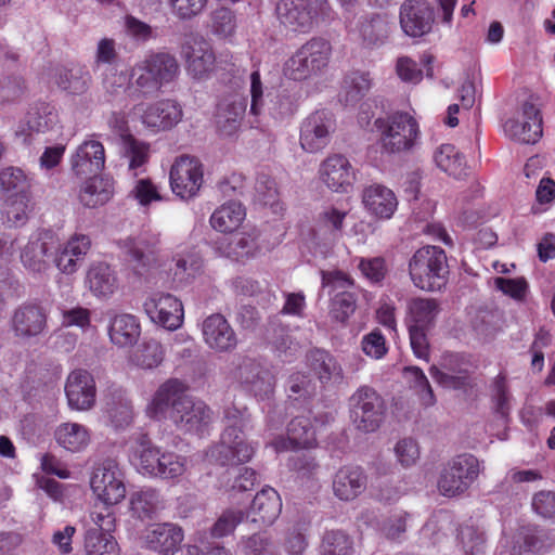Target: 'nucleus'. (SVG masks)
Wrapping results in <instances>:
<instances>
[{"label": "nucleus", "mask_w": 555, "mask_h": 555, "mask_svg": "<svg viewBox=\"0 0 555 555\" xmlns=\"http://www.w3.org/2000/svg\"><path fill=\"white\" fill-rule=\"evenodd\" d=\"M351 418L354 426L364 433L375 431L384 415L382 397L370 387H361L351 397Z\"/></svg>", "instance_id": "17"}, {"label": "nucleus", "mask_w": 555, "mask_h": 555, "mask_svg": "<svg viewBox=\"0 0 555 555\" xmlns=\"http://www.w3.org/2000/svg\"><path fill=\"white\" fill-rule=\"evenodd\" d=\"M181 56L188 74L193 79H208L215 70V52L211 44L202 36L189 37L181 47Z\"/></svg>", "instance_id": "19"}, {"label": "nucleus", "mask_w": 555, "mask_h": 555, "mask_svg": "<svg viewBox=\"0 0 555 555\" xmlns=\"http://www.w3.org/2000/svg\"><path fill=\"white\" fill-rule=\"evenodd\" d=\"M64 391L68 408L73 411H89L95 404V380L92 374L86 370L72 371L66 378Z\"/></svg>", "instance_id": "21"}, {"label": "nucleus", "mask_w": 555, "mask_h": 555, "mask_svg": "<svg viewBox=\"0 0 555 555\" xmlns=\"http://www.w3.org/2000/svg\"><path fill=\"white\" fill-rule=\"evenodd\" d=\"M57 122V113L49 105H41L27 115L26 126L31 132H46Z\"/></svg>", "instance_id": "62"}, {"label": "nucleus", "mask_w": 555, "mask_h": 555, "mask_svg": "<svg viewBox=\"0 0 555 555\" xmlns=\"http://www.w3.org/2000/svg\"><path fill=\"white\" fill-rule=\"evenodd\" d=\"M362 203L371 216L383 220L390 219L398 208V199L393 191L377 183L363 190Z\"/></svg>", "instance_id": "32"}, {"label": "nucleus", "mask_w": 555, "mask_h": 555, "mask_svg": "<svg viewBox=\"0 0 555 555\" xmlns=\"http://www.w3.org/2000/svg\"><path fill=\"white\" fill-rule=\"evenodd\" d=\"M321 286L330 298L328 313L336 322L345 323L356 311L354 280L340 270H321Z\"/></svg>", "instance_id": "7"}, {"label": "nucleus", "mask_w": 555, "mask_h": 555, "mask_svg": "<svg viewBox=\"0 0 555 555\" xmlns=\"http://www.w3.org/2000/svg\"><path fill=\"white\" fill-rule=\"evenodd\" d=\"M46 323L43 310L35 305L21 307L15 311L12 320L14 333L21 338L38 336L43 332Z\"/></svg>", "instance_id": "41"}, {"label": "nucleus", "mask_w": 555, "mask_h": 555, "mask_svg": "<svg viewBox=\"0 0 555 555\" xmlns=\"http://www.w3.org/2000/svg\"><path fill=\"white\" fill-rule=\"evenodd\" d=\"M457 539L464 555H483L486 548L485 533L474 525H463Z\"/></svg>", "instance_id": "58"}, {"label": "nucleus", "mask_w": 555, "mask_h": 555, "mask_svg": "<svg viewBox=\"0 0 555 555\" xmlns=\"http://www.w3.org/2000/svg\"><path fill=\"white\" fill-rule=\"evenodd\" d=\"M375 127L380 133L382 151L389 155L411 150L420 137L417 121L403 112H397L386 118H377Z\"/></svg>", "instance_id": "8"}, {"label": "nucleus", "mask_w": 555, "mask_h": 555, "mask_svg": "<svg viewBox=\"0 0 555 555\" xmlns=\"http://www.w3.org/2000/svg\"><path fill=\"white\" fill-rule=\"evenodd\" d=\"M129 116L132 120H139L144 129L155 134L177 126L182 120L183 111L177 101L162 99L135 104Z\"/></svg>", "instance_id": "11"}, {"label": "nucleus", "mask_w": 555, "mask_h": 555, "mask_svg": "<svg viewBox=\"0 0 555 555\" xmlns=\"http://www.w3.org/2000/svg\"><path fill=\"white\" fill-rule=\"evenodd\" d=\"M503 130L514 141L534 144L543 133L540 109L530 102L524 103L515 116L504 122Z\"/></svg>", "instance_id": "20"}, {"label": "nucleus", "mask_w": 555, "mask_h": 555, "mask_svg": "<svg viewBox=\"0 0 555 555\" xmlns=\"http://www.w3.org/2000/svg\"><path fill=\"white\" fill-rule=\"evenodd\" d=\"M331 57V42L321 37H313L284 61L282 74L286 79L296 82L312 80L327 70Z\"/></svg>", "instance_id": "4"}, {"label": "nucleus", "mask_w": 555, "mask_h": 555, "mask_svg": "<svg viewBox=\"0 0 555 555\" xmlns=\"http://www.w3.org/2000/svg\"><path fill=\"white\" fill-rule=\"evenodd\" d=\"M85 555H119L120 548L111 533L88 529L83 540Z\"/></svg>", "instance_id": "54"}, {"label": "nucleus", "mask_w": 555, "mask_h": 555, "mask_svg": "<svg viewBox=\"0 0 555 555\" xmlns=\"http://www.w3.org/2000/svg\"><path fill=\"white\" fill-rule=\"evenodd\" d=\"M358 31L364 46L375 48L385 43L390 33V26L385 17L374 15L361 21Z\"/></svg>", "instance_id": "51"}, {"label": "nucleus", "mask_w": 555, "mask_h": 555, "mask_svg": "<svg viewBox=\"0 0 555 555\" xmlns=\"http://www.w3.org/2000/svg\"><path fill=\"white\" fill-rule=\"evenodd\" d=\"M121 146L122 156L128 162V170L133 176L144 172L145 165L150 159V144L135 139L133 135H126Z\"/></svg>", "instance_id": "50"}, {"label": "nucleus", "mask_w": 555, "mask_h": 555, "mask_svg": "<svg viewBox=\"0 0 555 555\" xmlns=\"http://www.w3.org/2000/svg\"><path fill=\"white\" fill-rule=\"evenodd\" d=\"M55 443L69 453H81L92 441L91 429L77 422L66 421L57 424L53 430Z\"/></svg>", "instance_id": "33"}, {"label": "nucleus", "mask_w": 555, "mask_h": 555, "mask_svg": "<svg viewBox=\"0 0 555 555\" xmlns=\"http://www.w3.org/2000/svg\"><path fill=\"white\" fill-rule=\"evenodd\" d=\"M86 285L96 298L107 299L118 289V279L111 266L95 262L87 271Z\"/></svg>", "instance_id": "39"}, {"label": "nucleus", "mask_w": 555, "mask_h": 555, "mask_svg": "<svg viewBox=\"0 0 555 555\" xmlns=\"http://www.w3.org/2000/svg\"><path fill=\"white\" fill-rule=\"evenodd\" d=\"M244 517L245 514L242 509L228 508L223 511L210 528V535L220 539L232 534Z\"/></svg>", "instance_id": "61"}, {"label": "nucleus", "mask_w": 555, "mask_h": 555, "mask_svg": "<svg viewBox=\"0 0 555 555\" xmlns=\"http://www.w3.org/2000/svg\"><path fill=\"white\" fill-rule=\"evenodd\" d=\"M439 313V305L431 298H413L408 302L409 327L430 328Z\"/></svg>", "instance_id": "47"}, {"label": "nucleus", "mask_w": 555, "mask_h": 555, "mask_svg": "<svg viewBox=\"0 0 555 555\" xmlns=\"http://www.w3.org/2000/svg\"><path fill=\"white\" fill-rule=\"evenodd\" d=\"M91 247L88 235L74 234L56 250L54 257L55 267L64 274H74Z\"/></svg>", "instance_id": "31"}, {"label": "nucleus", "mask_w": 555, "mask_h": 555, "mask_svg": "<svg viewBox=\"0 0 555 555\" xmlns=\"http://www.w3.org/2000/svg\"><path fill=\"white\" fill-rule=\"evenodd\" d=\"M372 79L369 73L351 72L344 78L339 100L347 106L357 105L370 91Z\"/></svg>", "instance_id": "46"}, {"label": "nucleus", "mask_w": 555, "mask_h": 555, "mask_svg": "<svg viewBox=\"0 0 555 555\" xmlns=\"http://www.w3.org/2000/svg\"><path fill=\"white\" fill-rule=\"evenodd\" d=\"M441 369L433 365L431 377L446 388L464 389L470 385L468 363L456 353H446L441 359Z\"/></svg>", "instance_id": "28"}, {"label": "nucleus", "mask_w": 555, "mask_h": 555, "mask_svg": "<svg viewBox=\"0 0 555 555\" xmlns=\"http://www.w3.org/2000/svg\"><path fill=\"white\" fill-rule=\"evenodd\" d=\"M404 378L408 380L410 386L415 389L420 396V400L423 405L430 406L436 402L433 389L429 385L427 377L424 372L416 366H409L404 369Z\"/></svg>", "instance_id": "59"}, {"label": "nucleus", "mask_w": 555, "mask_h": 555, "mask_svg": "<svg viewBox=\"0 0 555 555\" xmlns=\"http://www.w3.org/2000/svg\"><path fill=\"white\" fill-rule=\"evenodd\" d=\"M180 74L177 57L165 51H150L131 68L135 88L145 96L154 95L173 82Z\"/></svg>", "instance_id": "5"}, {"label": "nucleus", "mask_w": 555, "mask_h": 555, "mask_svg": "<svg viewBox=\"0 0 555 555\" xmlns=\"http://www.w3.org/2000/svg\"><path fill=\"white\" fill-rule=\"evenodd\" d=\"M57 237L51 230L34 232L21 253V260L25 268L33 272H42L48 269L49 254L56 248Z\"/></svg>", "instance_id": "24"}, {"label": "nucleus", "mask_w": 555, "mask_h": 555, "mask_svg": "<svg viewBox=\"0 0 555 555\" xmlns=\"http://www.w3.org/2000/svg\"><path fill=\"white\" fill-rule=\"evenodd\" d=\"M327 9L326 0H279L275 14L286 30L307 34L326 14Z\"/></svg>", "instance_id": "9"}, {"label": "nucleus", "mask_w": 555, "mask_h": 555, "mask_svg": "<svg viewBox=\"0 0 555 555\" xmlns=\"http://www.w3.org/2000/svg\"><path fill=\"white\" fill-rule=\"evenodd\" d=\"M128 460L143 477L179 480L188 472V457L156 446L147 436L134 438L128 449Z\"/></svg>", "instance_id": "1"}, {"label": "nucleus", "mask_w": 555, "mask_h": 555, "mask_svg": "<svg viewBox=\"0 0 555 555\" xmlns=\"http://www.w3.org/2000/svg\"><path fill=\"white\" fill-rule=\"evenodd\" d=\"M31 179L17 167H7L0 171V190L5 196L30 195Z\"/></svg>", "instance_id": "53"}, {"label": "nucleus", "mask_w": 555, "mask_h": 555, "mask_svg": "<svg viewBox=\"0 0 555 555\" xmlns=\"http://www.w3.org/2000/svg\"><path fill=\"white\" fill-rule=\"evenodd\" d=\"M184 539L183 530L170 522L152 525L145 529L142 535V543L145 547L165 555L169 551L182 543Z\"/></svg>", "instance_id": "35"}, {"label": "nucleus", "mask_w": 555, "mask_h": 555, "mask_svg": "<svg viewBox=\"0 0 555 555\" xmlns=\"http://www.w3.org/2000/svg\"><path fill=\"white\" fill-rule=\"evenodd\" d=\"M215 250L221 257L243 261L256 257L260 248L256 235L242 233L234 237H223L216 241Z\"/></svg>", "instance_id": "38"}, {"label": "nucleus", "mask_w": 555, "mask_h": 555, "mask_svg": "<svg viewBox=\"0 0 555 555\" xmlns=\"http://www.w3.org/2000/svg\"><path fill=\"white\" fill-rule=\"evenodd\" d=\"M408 270L415 287L430 292L439 289L448 274L446 253L437 246L421 247L410 258Z\"/></svg>", "instance_id": "6"}, {"label": "nucleus", "mask_w": 555, "mask_h": 555, "mask_svg": "<svg viewBox=\"0 0 555 555\" xmlns=\"http://www.w3.org/2000/svg\"><path fill=\"white\" fill-rule=\"evenodd\" d=\"M34 209L30 195L5 196L1 208L2 223L9 228H18L27 223Z\"/></svg>", "instance_id": "43"}, {"label": "nucleus", "mask_w": 555, "mask_h": 555, "mask_svg": "<svg viewBox=\"0 0 555 555\" xmlns=\"http://www.w3.org/2000/svg\"><path fill=\"white\" fill-rule=\"evenodd\" d=\"M433 10L425 0H408L401 5L400 25L411 37L423 36L431 29Z\"/></svg>", "instance_id": "29"}, {"label": "nucleus", "mask_w": 555, "mask_h": 555, "mask_svg": "<svg viewBox=\"0 0 555 555\" xmlns=\"http://www.w3.org/2000/svg\"><path fill=\"white\" fill-rule=\"evenodd\" d=\"M281 511L282 501L279 493L268 487L255 495L246 517L255 524L270 526L280 516Z\"/></svg>", "instance_id": "36"}, {"label": "nucleus", "mask_w": 555, "mask_h": 555, "mask_svg": "<svg viewBox=\"0 0 555 555\" xmlns=\"http://www.w3.org/2000/svg\"><path fill=\"white\" fill-rule=\"evenodd\" d=\"M130 512L139 519H151L163 507L159 492L152 487L134 490L129 496Z\"/></svg>", "instance_id": "44"}, {"label": "nucleus", "mask_w": 555, "mask_h": 555, "mask_svg": "<svg viewBox=\"0 0 555 555\" xmlns=\"http://www.w3.org/2000/svg\"><path fill=\"white\" fill-rule=\"evenodd\" d=\"M203 182V165L198 158L181 155L175 159L169 171V184L175 195L181 199L194 198Z\"/></svg>", "instance_id": "13"}, {"label": "nucleus", "mask_w": 555, "mask_h": 555, "mask_svg": "<svg viewBox=\"0 0 555 555\" xmlns=\"http://www.w3.org/2000/svg\"><path fill=\"white\" fill-rule=\"evenodd\" d=\"M54 81L59 88L70 94H82L89 89L91 76L81 66L62 67L56 69Z\"/></svg>", "instance_id": "49"}, {"label": "nucleus", "mask_w": 555, "mask_h": 555, "mask_svg": "<svg viewBox=\"0 0 555 555\" xmlns=\"http://www.w3.org/2000/svg\"><path fill=\"white\" fill-rule=\"evenodd\" d=\"M223 420L225 428L220 441L206 451V460L220 465L248 462L255 453V448L243 436V428L249 421L247 409L235 404L228 405Z\"/></svg>", "instance_id": "3"}, {"label": "nucleus", "mask_w": 555, "mask_h": 555, "mask_svg": "<svg viewBox=\"0 0 555 555\" xmlns=\"http://www.w3.org/2000/svg\"><path fill=\"white\" fill-rule=\"evenodd\" d=\"M171 420L182 431L203 434L212 421V412L204 401L188 396L177 405Z\"/></svg>", "instance_id": "22"}, {"label": "nucleus", "mask_w": 555, "mask_h": 555, "mask_svg": "<svg viewBox=\"0 0 555 555\" xmlns=\"http://www.w3.org/2000/svg\"><path fill=\"white\" fill-rule=\"evenodd\" d=\"M230 378L258 399H268L274 391L275 377L259 362L244 358L231 371Z\"/></svg>", "instance_id": "12"}, {"label": "nucleus", "mask_w": 555, "mask_h": 555, "mask_svg": "<svg viewBox=\"0 0 555 555\" xmlns=\"http://www.w3.org/2000/svg\"><path fill=\"white\" fill-rule=\"evenodd\" d=\"M114 195V180L109 177L93 176L79 190V202L87 208L105 205Z\"/></svg>", "instance_id": "42"}, {"label": "nucleus", "mask_w": 555, "mask_h": 555, "mask_svg": "<svg viewBox=\"0 0 555 555\" xmlns=\"http://www.w3.org/2000/svg\"><path fill=\"white\" fill-rule=\"evenodd\" d=\"M121 256L138 275H143L155 260L159 235L142 232L138 236H127L116 242Z\"/></svg>", "instance_id": "14"}, {"label": "nucleus", "mask_w": 555, "mask_h": 555, "mask_svg": "<svg viewBox=\"0 0 555 555\" xmlns=\"http://www.w3.org/2000/svg\"><path fill=\"white\" fill-rule=\"evenodd\" d=\"M91 489L104 505H115L124 500L126 486L117 463L106 460L93 472L90 480Z\"/></svg>", "instance_id": "16"}, {"label": "nucleus", "mask_w": 555, "mask_h": 555, "mask_svg": "<svg viewBox=\"0 0 555 555\" xmlns=\"http://www.w3.org/2000/svg\"><path fill=\"white\" fill-rule=\"evenodd\" d=\"M72 170L77 177L98 176L105 165V151L98 140H86L70 157Z\"/></svg>", "instance_id": "30"}, {"label": "nucleus", "mask_w": 555, "mask_h": 555, "mask_svg": "<svg viewBox=\"0 0 555 555\" xmlns=\"http://www.w3.org/2000/svg\"><path fill=\"white\" fill-rule=\"evenodd\" d=\"M336 130V120L328 111H315L300 125L299 143L304 151L318 153L331 142Z\"/></svg>", "instance_id": "15"}, {"label": "nucleus", "mask_w": 555, "mask_h": 555, "mask_svg": "<svg viewBox=\"0 0 555 555\" xmlns=\"http://www.w3.org/2000/svg\"><path fill=\"white\" fill-rule=\"evenodd\" d=\"M317 442V428L306 416L295 417L287 427V438L279 437L271 442L276 452L293 448H311Z\"/></svg>", "instance_id": "34"}, {"label": "nucleus", "mask_w": 555, "mask_h": 555, "mask_svg": "<svg viewBox=\"0 0 555 555\" xmlns=\"http://www.w3.org/2000/svg\"><path fill=\"white\" fill-rule=\"evenodd\" d=\"M249 95L248 122L251 128L266 131L295 112L292 96L285 92L272 93L259 69L249 75Z\"/></svg>", "instance_id": "2"}, {"label": "nucleus", "mask_w": 555, "mask_h": 555, "mask_svg": "<svg viewBox=\"0 0 555 555\" xmlns=\"http://www.w3.org/2000/svg\"><path fill=\"white\" fill-rule=\"evenodd\" d=\"M141 335L139 319L130 313H117L109 319L108 336L113 345L129 347L134 345Z\"/></svg>", "instance_id": "40"}, {"label": "nucleus", "mask_w": 555, "mask_h": 555, "mask_svg": "<svg viewBox=\"0 0 555 555\" xmlns=\"http://www.w3.org/2000/svg\"><path fill=\"white\" fill-rule=\"evenodd\" d=\"M367 478L360 466H344L333 479L334 494L341 501H352L366 489Z\"/></svg>", "instance_id": "37"}, {"label": "nucleus", "mask_w": 555, "mask_h": 555, "mask_svg": "<svg viewBox=\"0 0 555 555\" xmlns=\"http://www.w3.org/2000/svg\"><path fill=\"white\" fill-rule=\"evenodd\" d=\"M353 541L343 530H330L323 534L320 545L321 555H353Z\"/></svg>", "instance_id": "57"}, {"label": "nucleus", "mask_w": 555, "mask_h": 555, "mask_svg": "<svg viewBox=\"0 0 555 555\" xmlns=\"http://www.w3.org/2000/svg\"><path fill=\"white\" fill-rule=\"evenodd\" d=\"M203 268V257L195 246H185L178 249L172 256V266L168 276L176 288L191 283Z\"/></svg>", "instance_id": "27"}, {"label": "nucleus", "mask_w": 555, "mask_h": 555, "mask_svg": "<svg viewBox=\"0 0 555 555\" xmlns=\"http://www.w3.org/2000/svg\"><path fill=\"white\" fill-rule=\"evenodd\" d=\"M542 547L541 540L533 531L522 530L516 538L511 555H540Z\"/></svg>", "instance_id": "64"}, {"label": "nucleus", "mask_w": 555, "mask_h": 555, "mask_svg": "<svg viewBox=\"0 0 555 555\" xmlns=\"http://www.w3.org/2000/svg\"><path fill=\"white\" fill-rule=\"evenodd\" d=\"M188 385L177 378H170L163 383L145 408V413L150 418H164L169 411L170 416L175 415L177 405L188 398Z\"/></svg>", "instance_id": "23"}, {"label": "nucleus", "mask_w": 555, "mask_h": 555, "mask_svg": "<svg viewBox=\"0 0 555 555\" xmlns=\"http://www.w3.org/2000/svg\"><path fill=\"white\" fill-rule=\"evenodd\" d=\"M311 370L322 383L339 380L343 377V369L335 358L325 350H313L308 356Z\"/></svg>", "instance_id": "52"}, {"label": "nucleus", "mask_w": 555, "mask_h": 555, "mask_svg": "<svg viewBox=\"0 0 555 555\" xmlns=\"http://www.w3.org/2000/svg\"><path fill=\"white\" fill-rule=\"evenodd\" d=\"M436 165L454 178L465 175L466 165L464 156L452 144H442L435 152Z\"/></svg>", "instance_id": "55"}, {"label": "nucleus", "mask_w": 555, "mask_h": 555, "mask_svg": "<svg viewBox=\"0 0 555 555\" xmlns=\"http://www.w3.org/2000/svg\"><path fill=\"white\" fill-rule=\"evenodd\" d=\"M319 176L330 190L340 193L349 192L356 181L351 163L340 154L327 156L320 165Z\"/></svg>", "instance_id": "25"}, {"label": "nucleus", "mask_w": 555, "mask_h": 555, "mask_svg": "<svg viewBox=\"0 0 555 555\" xmlns=\"http://www.w3.org/2000/svg\"><path fill=\"white\" fill-rule=\"evenodd\" d=\"M244 207L237 202H228L217 208L210 216V225L221 232L228 233L235 231L245 219Z\"/></svg>", "instance_id": "48"}, {"label": "nucleus", "mask_w": 555, "mask_h": 555, "mask_svg": "<svg viewBox=\"0 0 555 555\" xmlns=\"http://www.w3.org/2000/svg\"><path fill=\"white\" fill-rule=\"evenodd\" d=\"M164 348L162 344L155 339L147 340L139 346L130 357L133 365L152 370L157 367L164 360Z\"/></svg>", "instance_id": "56"}, {"label": "nucleus", "mask_w": 555, "mask_h": 555, "mask_svg": "<svg viewBox=\"0 0 555 555\" xmlns=\"http://www.w3.org/2000/svg\"><path fill=\"white\" fill-rule=\"evenodd\" d=\"M143 308L151 321L168 331H176L184 320L181 300L164 292H154L147 296Z\"/></svg>", "instance_id": "18"}, {"label": "nucleus", "mask_w": 555, "mask_h": 555, "mask_svg": "<svg viewBox=\"0 0 555 555\" xmlns=\"http://www.w3.org/2000/svg\"><path fill=\"white\" fill-rule=\"evenodd\" d=\"M203 340L215 352H231L237 346V336L228 320L220 313H212L201 324Z\"/></svg>", "instance_id": "26"}, {"label": "nucleus", "mask_w": 555, "mask_h": 555, "mask_svg": "<svg viewBox=\"0 0 555 555\" xmlns=\"http://www.w3.org/2000/svg\"><path fill=\"white\" fill-rule=\"evenodd\" d=\"M240 555H272L273 544L266 533L242 537L236 545Z\"/></svg>", "instance_id": "60"}, {"label": "nucleus", "mask_w": 555, "mask_h": 555, "mask_svg": "<svg viewBox=\"0 0 555 555\" xmlns=\"http://www.w3.org/2000/svg\"><path fill=\"white\" fill-rule=\"evenodd\" d=\"M246 112V103L243 99L222 101L217 108L216 122L219 131L224 135H232L241 125Z\"/></svg>", "instance_id": "45"}, {"label": "nucleus", "mask_w": 555, "mask_h": 555, "mask_svg": "<svg viewBox=\"0 0 555 555\" xmlns=\"http://www.w3.org/2000/svg\"><path fill=\"white\" fill-rule=\"evenodd\" d=\"M482 470L481 462L473 454H459L440 470L437 487L443 496L453 498L468 490Z\"/></svg>", "instance_id": "10"}, {"label": "nucleus", "mask_w": 555, "mask_h": 555, "mask_svg": "<svg viewBox=\"0 0 555 555\" xmlns=\"http://www.w3.org/2000/svg\"><path fill=\"white\" fill-rule=\"evenodd\" d=\"M130 196L142 207L163 201L159 188L149 178L138 179L130 191Z\"/></svg>", "instance_id": "63"}]
</instances>
